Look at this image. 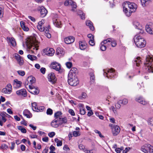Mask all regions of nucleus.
<instances>
[{
    "instance_id": "1",
    "label": "nucleus",
    "mask_w": 153,
    "mask_h": 153,
    "mask_svg": "<svg viewBox=\"0 0 153 153\" xmlns=\"http://www.w3.org/2000/svg\"><path fill=\"white\" fill-rule=\"evenodd\" d=\"M124 4L125 6H123V10L127 16H130L132 13L136 11L137 7L135 3L126 1Z\"/></svg>"
},
{
    "instance_id": "2",
    "label": "nucleus",
    "mask_w": 153,
    "mask_h": 153,
    "mask_svg": "<svg viewBox=\"0 0 153 153\" xmlns=\"http://www.w3.org/2000/svg\"><path fill=\"white\" fill-rule=\"evenodd\" d=\"M144 68L149 73H153V58L149 55L146 56L144 62Z\"/></svg>"
},
{
    "instance_id": "3",
    "label": "nucleus",
    "mask_w": 153,
    "mask_h": 153,
    "mask_svg": "<svg viewBox=\"0 0 153 153\" xmlns=\"http://www.w3.org/2000/svg\"><path fill=\"white\" fill-rule=\"evenodd\" d=\"M134 41L136 46L138 48H142L146 44V41L140 36H135L134 38Z\"/></svg>"
},
{
    "instance_id": "4",
    "label": "nucleus",
    "mask_w": 153,
    "mask_h": 153,
    "mask_svg": "<svg viewBox=\"0 0 153 153\" xmlns=\"http://www.w3.org/2000/svg\"><path fill=\"white\" fill-rule=\"evenodd\" d=\"M103 71L104 76H106L108 78H112L115 77L116 73L114 69L113 68L106 69L104 70Z\"/></svg>"
},
{
    "instance_id": "5",
    "label": "nucleus",
    "mask_w": 153,
    "mask_h": 153,
    "mask_svg": "<svg viewBox=\"0 0 153 153\" xmlns=\"http://www.w3.org/2000/svg\"><path fill=\"white\" fill-rule=\"evenodd\" d=\"M38 42H33L32 43H30L29 45H27V47L31 53H34L35 51H36L38 50Z\"/></svg>"
},
{
    "instance_id": "6",
    "label": "nucleus",
    "mask_w": 153,
    "mask_h": 153,
    "mask_svg": "<svg viewBox=\"0 0 153 153\" xmlns=\"http://www.w3.org/2000/svg\"><path fill=\"white\" fill-rule=\"evenodd\" d=\"M109 126H111L112 133L113 135H117L120 131V127L117 126L112 124H110Z\"/></svg>"
},
{
    "instance_id": "7",
    "label": "nucleus",
    "mask_w": 153,
    "mask_h": 153,
    "mask_svg": "<svg viewBox=\"0 0 153 153\" xmlns=\"http://www.w3.org/2000/svg\"><path fill=\"white\" fill-rule=\"evenodd\" d=\"M48 80L52 84H54L56 82L57 80L55 74L53 73H49L48 75Z\"/></svg>"
},
{
    "instance_id": "8",
    "label": "nucleus",
    "mask_w": 153,
    "mask_h": 153,
    "mask_svg": "<svg viewBox=\"0 0 153 153\" xmlns=\"http://www.w3.org/2000/svg\"><path fill=\"white\" fill-rule=\"evenodd\" d=\"M46 54L49 56H52L55 53L54 50L52 48H47L44 50Z\"/></svg>"
},
{
    "instance_id": "9",
    "label": "nucleus",
    "mask_w": 153,
    "mask_h": 153,
    "mask_svg": "<svg viewBox=\"0 0 153 153\" xmlns=\"http://www.w3.org/2000/svg\"><path fill=\"white\" fill-rule=\"evenodd\" d=\"M133 25L135 28L140 30V31L139 32V34L143 33V30L142 29V28L141 27H140L141 25L137 21H135L133 22Z\"/></svg>"
},
{
    "instance_id": "10",
    "label": "nucleus",
    "mask_w": 153,
    "mask_h": 153,
    "mask_svg": "<svg viewBox=\"0 0 153 153\" xmlns=\"http://www.w3.org/2000/svg\"><path fill=\"white\" fill-rule=\"evenodd\" d=\"M52 68L57 71H59L61 68V65L60 64L56 62H52L51 65Z\"/></svg>"
},
{
    "instance_id": "11",
    "label": "nucleus",
    "mask_w": 153,
    "mask_h": 153,
    "mask_svg": "<svg viewBox=\"0 0 153 153\" xmlns=\"http://www.w3.org/2000/svg\"><path fill=\"white\" fill-rule=\"evenodd\" d=\"M75 40L74 38L72 36H69L64 39V42L67 44H70L73 42Z\"/></svg>"
},
{
    "instance_id": "12",
    "label": "nucleus",
    "mask_w": 153,
    "mask_h": 153,
    "mask_svg": "<svg viewBox=\"0 0 153 153\" xmlns=\"http://www.w3.org/2000/svg\"><path fill=\"white\" fill-rule=\"evenodd\" d=\"M39 8L41 17H45L47 14V10L44 7H39Z\"/></svg>"
},
{
    "instance_id": "13",
    "label": "nucleus",
    "mask_w": 153,
    "mask_h": 153,
    "mask_svg": "<svg viewBox=\"0 0 153 153\" xmlns=\"http://www.w3.org/2000/svg\"><path fill=\"white\" fill-rule=\"evenodd\" d=\"M64 4L66 6L71 5L72 6V7L73 8H76V3L73 2L71 0H68L65 1L64 3Z\"/></svg>"
},
{
    "instance_id": "14",
    "label": "nucleus",
    "mask_w": 153,
    "mask_h": 153,
    "mask_svg": "<svg viewBox=\"0 0 153 153\" xmlns=\"http://www.w3.org/2000/svg\"><path fill=\"white\" fill-rule=\"evenodd\" d=\"M29 87L32 90L30 92L32 94H37L39 93V90L38 88H35L33 86L30 85H29Z\"/></svg>"
},
{
    "instance_id": "15",
    "label": "nucleus",
    "mask_w": 153,
    "mask_h": 153,
    "mask_svg": "<svg viewBox=\"0 0 153 153\" xmlns=\"http://www.w3.org/2000/svg\"><path fill=\"white\" fill-rule=\"evenodd\" d=\"M16 94L19 96L22 95L24 97L27 96V92L24 89H21L16 91Z\"/></svg>"
},
{
    "instance_id": "16",
    "label": "nucleus",
    "mask_w": 153,
    "mask_h": 153,
    "mask_svg": "<svg viewBox=\"0 0 153 153\" xmlns=\"http://www.w3.org/2000/svg\"><path fill=\"white\" fill-rule=\"evenodd\" d=\"M15 58L17 60L18 62L20 65H22L23 64V60L21 56L17 53H15L14 55Z\"/></svg>"
},
{
    "instance_id": "17",
    "label": "nucleus",
    "mask_w": 153,
    "mask_h": 153,
    "mask_svg": "<svg viewBox=\"0 0 153 153\" xmlns=\"http://www.w3.org/2000/svg\"><path fill=\"white\" fill-rule=\"evenodd\" d=\"M53 23L54 25L58 27H61L62 24L61 22L58 19H53Z\"/></svg>"
},
{
    "instance_id": "18",
    "label": "nucleus",
    "mask_w": 153,
    "mask_h": 153,
    "mask_svg": "<svg viewBox=\"0 0 153 153\" xmlns=\"http://www.w3.org/2000/svg\"><path fill=\"white\" fill-rule=\"evenodd\" d=\"M22 82L18 81L17 79L14 80L13 84V86L14 88H20L21 86Z\"/></svg>"
},
{
    "instance_id": "19",
    "label": "nucleus",
    "mask_w": 153,
    "mask_h": 153,
    "mask_svg": "<svg viewBox=\"0 0 153 153\" xmlns=\"http://www.w3.org/2000/svg\"><path fill=\"white\" fill-rule=\"evenodd\" d=\"M23 114L24 115L29 118H31L32 116V114L27 109H25L23 111Z\"/></svg>"
},
{
    "instance_id": "20",
    "label": "nucleus",
    "mask_w": 153,
    "mask_h": 153,
    "mask_svg": "<svg viewBox=\"0 0 153 153\" xmlns=\"http://www.w3.org/2000/svg\"><path fill=\"white\" fill-rule=\"evenodd\" d=\"M59 120L57 118L55 119L51 122V126L53 127L57 128L59 125Z\"/></svg>"
},
{
    "instance_id": "21",
    "label": "nucleus",
    "mask_w": 153,
    "mask_h": 153,
    "mask_svg": "<svg viewBox=\"0 0 153 153\" xmlns=\"http://www.w3.org/2000/svg\"><path fill=\"white\" fill-rule=\"evenodd\" d=\"M35 81V78L32 77L31 76L28 77L27 79V81L25 82V85H28V82H30L31 84H32L34 83Z\"/></svg>"
},
{
    "instance_id": "22",
    "label": "nucleus",
    "mask_w": 153,
    "mask_h": 153,
    "mask_svg": "<svg viewBox=\"0 0 153 153\" xmlns=\"http://www.w3.org/2000/svg\"><path fill=\"white\" fill-rule=\"evenodd\" d=\"M78 73V71L77 69L75 67L72 68L70 70L68 74L69 75H76V74Z\"/></svg>"
},
{
    "instance_id": "23",
    "label": "nucleus",
    "mask_w": 153,
    "mask_h": 153,
    "mask_svg": "<svg viewBox=\"0 0 153 153\" xmlns=\"http://www.w3.org/2000/svg\"><path fill=\"white\" fill-rule=\"evenodd\" d=\"M7 39L8 42L10 43L12 46H14L16 45V43L14 38L7 37Z\"/></svg>"
},
{
    "instance_id": "24",
    "label": "nucleus",
    "mask_w": 153,
    "mask_h": 153,
    "mask_svg": "<svg viewBox=\"0 0 153 153\" xmlns=\"http://www.w3.org/2000/svg\"><path fill=\"white\" fill-rule=\"evenodd\" d=\"M141 60L140 57H137L134 59V64L136 65L137 66H139L140 64L141 63Z\"/></svg>"
},
{
    "instance_id": "25",
    "label": "nucleus",
    "mask_w": 153,
    "mask_h": 153,
    "mask_svg": "<svg viewBox=\"0 0 153 153\" xmlns=\"http://www.w3.org/2000/svg\"><path fill=\"white\" fill-rule=\"evenodd\" d=\"M59 125L63 124H67V119L66 117L59 118Z\"/></svg>"
},
{
    "instance_id": "26",
    "label": "nucleus",
    "mask_w": 153,
    "mask_h": 153,
    "mask_svg": "<svg viewBox=\"0 0 153 153\" xmlns=\"http://www.w3.org/2000/svg\"><path fill=\"white\" fill-rule=\"evenodd\" d=\"M149 146H150V144H146L142 146L141 148L142 151L145 153H148L149 152L147 151V148L149 147Z\"/></svg>"
},
{
    "instance_id": "27",
    "label": "nucleus",
    "mask_w": 153,
    "mask_h": 153,
    "mask_svg": "<svg viewBox=\"0 0 153 153\" xmlns=\"http://www.w3.org/2000/svg\"><path fill=\"white\" fill-rule=\"evenodd\" d=\"M79 43L80 49L84 50L86 48V45L84 41H80L79 42Z\"/></svg>"
},
{
    "instance_id": "28",
    "label": "nucleus",
    "mask_w": 153,
    "mask_h": 153,
    "mask_svg": "<svg viewBox=\"0 0 153 153\" xmlns=\"http://www.w3.org/2000/svg\"><path fill=\"white\" fill-rule=\"evenodd\" d=\"M70 82L68 83L70 85L72 86H76L79 83L78 79H74V80L70 81Z\"/></svg>"
},
{
    "instance_id": "29",
    "label": "nucleus",
    "mask_w": 153,
    "mask_h": 153,
    "mask_svg": "<svg viewBox=\"0 0 153 153\" xmlns=\"http://www.w3.org/2000/svg\"><path fill=\"white\" fill-rule=\"evenodd\" d=\"M20 24L22 28L24 31H27L29 30V28L25 25V23L24 22L21 21Z\"/></svg>"
},
{
    "instance_id": "30",
    "label": "nucleus",
    "mask_w": 153,
    "mask_h": 153,
    "mask_svg": "<svg viewBox=\"0 0 153 153\" xmlns=\"http://www.w3.org/2000/svg\"><path fill=\"white\" fill-rule=\"evenodd\" d=\"M86 25L88 26L90 30L92 31H93L94 30V27L93 26L92 22L90 21H86Z\"/></svg>"
},
{
    "instance_id": "31",
    "label": "nucleus",
    "mask_w": 153,
    "mask_h": 153,
    "mask_svg": "<svg viewBox=\"0 0 153 153\" xmlns=\"http://www.w3.org/2000/svg\"><path fill=\"white\" fill-rule=\"evenodd\" d=\"M146 30L149 34H153V28H151L149 25H146Z\"/></svg>"
},
{
    "instance_id": "32",
    "label": "nucleus",
    "mask_w": 153,
    "mask_h": 153,
    "mask_svg": "<svg viewBox=\"0 0 153 153\" xmlns=\"http://www.w3.org/2000/svg\"><path fill=\"white\" fill-rule=\"evenodd\" d=\"M152 0H140L141 4L143 7L148 5Z\"/></svg>"
},
{
    "instance_id": "33",
    "label": "nucleus",
    "mask_w": 153,
    "mask_h": 153,
    "mask_svg": "<svg viewBox=\"0 0 153 153\" xmlns=\"http://www.w3.org/2000/svg\"><path fill=\"white\" fill-rule=\"evenodd\" d=\"M32 108L33 110L34 111L39 112V110H38V107L37 106V104L36 102L32 103Z\"/></svg>"
},
{
    "instance_id": "34",
    "label": "nucleus",
    "mask_w": 153,
    "mask_h": 153,
    "mask_svg": "<svg viewBox=\"0 0 153 153\" xmlns=\"http://www.w3.org/2000/svg\"><path fill=\"white\" fill-rule=\"evenodd\" d=\"M64 51L62 49L60 48H58L57 49L56 53L57 55H60V56H61L64 55Z\"/></svg>"
},
{
    "instance_id": "35",
    "label": "nucleus",
    "mask_w": 153,
    "mask_h": 153,
    "mask_svg": "<svg viewBox=\"0 0 153 153\" xmlns=\"http://www.w3.org/2000/svg\"><path fill=\"white\" fill-rule=\"evenodd\" d=\"M68 83L70 82V81L74 80V79H78L76 75H68Z\"/></svg>"
},
{
    "instance_id": "36",
    "label": "nucleus",
    "mask_w": 153,
    "mask_h": 153,
    "mask_svg": "<svg viewBox=\"0 0 153 153\" xmlns=\"http://www.w3.org/2000/svg\"><path fill=\"white\" fill-rule=\"evenodd\" d=\"M62 114V113L60 111H58L56 112L54 114L55 119L57 118V120H59V118L61 117V115Z\"/></svg>"
},
{
    "instance_id": "37",
    "label": "nucleus",
    "mask_w": 153,
    "mask_h": 153,
    "mask_svg": "<svg viewBox=\"0 0 153 153\" xmlns=\"http://www.w3.org/2000/svg\"><path fill=\"white\" fill-rule=\"evenodd\" d=\"M27 57L28 59H30L32 61L35 60L37 59V58L36 56L33 55H31L30 54L27 55Z\"/></svg>"
},
{
    "instance_id": "38",
    "label": "nucleus",
    "mask_w": 153,
    "mask_h": 153,
    "mask_svg": "<svg viewBox=\"0 0 153 153\" xmlns=\"http://www.w3.org/2000/svg\"><path fill=\"white\" fill-rule=\"evenodd\" d=\"M2 92L6 94H10L11 92V89H7V88H3L1 91Z\"/></svg>"
},
{
    "instance_id": "39",
    "label": "nucleus",
    "mask_w": 153,
    "mask_h": 153,
    "mask_svg": "<svg viewBox=\"0 0 153 153\" xmlns=\"http://www.w3.org/2000/svg\"><path fill=\"white\" fill-rule=\"evenodd\" d=\"M17 127L18 129L22 133H25L26 132V130L22 126H18Z\"/></svg>"
},
{
    "instance_id": "40",
    "label": "nucleus",
    "mask_w": 153,
    "mask_h": 153,
    "mask_svg": "<svg viewBox=\"0 0 153 153\" xmlns=\"http://www.w3.org/2000/svg\"><path fill=\"white\" fill-rule=\"evenodd\" d=\"M91 81L90 83H92L94 82L95 81V76L94 74L93 73H91L90 74Z\"/></svg>"
},
{
    "instance_id": "41",
    "label": "nucleus",
    "mask_w": 153,
    "mask_h": 153,
    "mask_svg": "<svg viewBox=\"0 0 153 153\" xmlns=\"http://www.w3.org/2000/svg\"><path fill=\"white\" fill-rule=\"evenodd\" d=\"M128 102L127 100L126 99H123L122 100H120L119 101V103H121L124 105L128 103Z\"/></svg>"
},
{
    "instance_id": "42",
    "label": "nucleus",
    "mask_w": 153,
    "mask_h": 153,
    "mask_svg": "<svg viewBox=\"0 0 153 153\" xmlns=\"http://www.w3.org/2000/svg\"><path fill=\"white\" fill-rule=\"evenodd\" d=\"M147 151H148L149 152L147 153H153V147L150 145V146H149V147L147 148Z\"/></svg>"
},
{
    "instance_id": "43",
    "label": "nucleus",
    "mask_w": 153,
    "mask_h": 153,
    "mask_svg": "<svg viewBox=\"0 0 153 153\" xmlns=\"http://www.w3.org/2000/svg\"><path fill=\"white\" fill-rule=\"evenodd\" d=\"M66 65L68 68H70L72 66V63L71 62H67L65 63Z\"/></svg>"
},
{
    "instance_id": "44",
    "label": "nucleus",
    "mask_w": 153,
    "mask_h": 153,
    "mask_svg": "<svg viewBox=\"0 0 153 153\" xmlns=\"http://www.w3.org/2000/svg\"><path fill=\"white\" fill-rule=\"evenodd\" d=\"M123 147H121L120 148H117L115 149V152L117 153H120L121 152L122 150H123Z\"/></svg>"
},
{
    "instance_id": "45",
    "label": "nucleus",
    "mask_w": 153,
    "mask_h": 153,
    "mask_svg": "<svg viewBox=\"0 0 153 153\" xmlns=\"http://www.w3.org/2000/svg\"><path fill=\"white\" fill-rule=\"evenodd\" d=\"M37 28L41 32H42L44 30V26L37 25Z\"/></svg>"
},
{
    "instance_id": "46",
    "label": "nucleus",
    "mask_w": 153,
    "mask_h": 153,
    "mask_svg": "<svg viewBox=\"0 0 153 153\" xmlns=\"http://www.w3.org/2000/svg\"><path fill=\"white\" fill-rule=\"evenodd\" d=\"M73 135L75 137L79 136L80 135V134L79 131H74L73 132Z\"/></svg>"
},
{
    "instance_id": "47",
    "label": "nucleus",
    "mask_w": 153,
    "mask_h": 153,
    "mask_svg": "<svg viewBox=\"0 0 153 153\" xmlns=\"http://www.w3.org/2000/svg\"><path fill=\"white\" fill-rule=\"evenodd\" d=\"M46 113L48 115H51L53 114V111L50 108H48L47 110Z\"/></svg>"
},
{
    "instance_id": "48",
    "label": "nucleus",
    "mask_w": 153,
    "mask_h": 153,
    "mask_svg": "<svg viewBox=\"0 0 153 153\" xmlns=\"http://www.w3.org/2000/svg\"><path fill=\"white\" fill-rule=\"evenodd\" d=\"M17 72L19 75L22 76H24L25 74V71L22 70L18 71Z\"/></svg>"
},
{
    "instance_id": "49",
    "label": "nucleus",
    "mask_w": 153,
    "mask_h": 153,
    "mask_svg": "<svg viewBox=\"0 0 153 153\" xmlns=\"http://www.w3.org/2000/svg\"><path fill=\"white\" fill-rule=\"evenodd\" d=\"M3 9L2 8L0 7V18H1L3 17Z\"/></svg>"
},
{
    "instance_id": "50",
    "label": "nucleus",
    "mask_w": 153,
    "mask_h": 153,
    "mask_svg": "<svg viewBox=\"0 0 153 153\" xmlns=\"http://www.w3.org/2000/svg\"><path fill=\"white\" fill-rule=\"evenodd\" d=\"M100 49L102 51H105L106 49V46L102 44H100Z\"/></svg>"
},
{
    "instance_id": "51",
    "label": "nucleus",
    "mask_w": 153,
    "mask_h": 153,
    "mask_svg": "<svg viewBox=\"0 0 153 153\" xmlns=\"http://www.w3.org/2000/svg\"><path fill=\"white\" fill-rule=\"evenodd\" d=\"M87 96L86 94L85 93H82V96L79 97L80 99H82V98H85Z\"/></svg>"
},
{
    "instance_id": "52",
    "label": "nucleus",
    "mask_w": 153,
    "mask_h": 153,
    "mask_svg": "<svg viewBox=\"0 0 153 153\" xmlns=\"http://www.w3.org/2000/svg\"><path fill=\"white\" fill-rule=\"evenodd\" d=\"M89 44L91 45L92 46L94 45L95 43L94 39H90L89 41Z\"/></svg>"
},
{
    "instance_id": "53",
    "label": "nucleus",
    "mask_w": 153,
    "mask_h": 153,
    "mask_svg": "<svg viewBox=\"0 0 153 153\" xmlns=\"http://www.w3.org/2000/svg\"><path fill=\"white\" fill-rule=\"evenodd\" d=\"M80 114L81 115H84L85 113V108L79 110Z\"/></svg>"
},
{
    "instance_id": "54",
    "label": "nucleus",
    "mask_w": 153,
    "mask_h": 153,
    "mask_svg": "<svg viewBox=\"0 0 153 153\" xmlns=\"http://www.w3.org/2000/svg\"><path fill=\"white\" fill-rule=\"evenodd\" d=\"M143 99V97H140L136 98V100L137 102L140 103L141 101V100H142Z\"/></svg>"
},
{
    "instance_id": "55",
    "label": "nucleus",
    "mask_w": 153,
    "mask_h": 153,
    "mask_svg": "<svg viewBox=\"0 0 153 153\" xmlns=\"http://www.w3.org/2000/svg\"><path fill=\"white\" fill-rule=\"evenodd\" d=\"M68 112L72 116H74L75 115V114L74 110L72 109H69L68 111Z\"/></svg>"
},
{
    "instance_id": "56",
    "label": "nucleus",
    "mask_w": 153,
    "mask_h": 153,
    "mask_svg": "<svg viewBox=\"0 0 153 153\" xmlns=\"http://www.w3.org/2000/svg\"><path fill=\"white\" fill-rule=\"evenodd\" d=\"M141 104H142L143 105H146L147 102L146 101L145 99L143 98L142 100H141V102L140 103Z\"/></svg>"
},
{
    "instance_id": "57",
    "label": "nucleus",
    "mask_w": 153,
    "mask_h": 153,
    "mask_svg": "<svg viewBox=\"0 0 153 153\" xmlns=\"http://www.w3.org/2000/svg\"><path fill=\"white\" fill-rule=\"evenodd\" d=\"M63 149L64 150L67 151H69L70 150V149L67 145H65L63 147Z\"/></svg>"
},
{
    "instance_id": "58",
    "label": "nucleus",
    "mask_w": 153,
    "mask_h": 153,
    "mask_svg": "<svg viewBox=\"0 0 153 153\" xmlns=\"http://www.w3.org/2000/svg\"><path fill=\"white\" fill-rule=\"evenodd\" d=\"M94 131L95 133L98 134H99V136L101 137H103V136L101 134V133L100 131H99L97 130H94Z\"/></svg>"
},
{
    "instance_id": "59",
    "label": "nucleus",
    "mask_w": 153,
    "mask_h": 153,
    "mask_svg": "<svg viewBox=\"0 0 153 153\" xmlns=\"http://www.w3.org/2000/svg\"><path fill=\"white\" fill-rule=\"evenodd\" d=\"M55 133L54 132H52L48 134V135L50 137H53L55 135Z\"/></svg>"
},
{
    "instance_id": "60",
    "label": "nucleus",
    "mask_w": 153,
    "mask_h": 153,
    "mask_svg": "<svg viewBox=\"0 0 153 153\" xmlns=\"http://www.w3.org/2000/svg\"><path fill=\"white\" fill-rule=\"evenodd\" d=\"M117 45V43L116 41L113 40L111 42V45L112 47H115Z\"/></svg>"
},
{
    "instance_id": "61",
    "label": "nucleus",
    "mask_w": 153,
    "mask_h": 153,
    "mask_svg": "<svg viewBox=\"0 0 153 153\" xmlns=\"http://www.w3.org/2000/svg\"><path fill=\"white\" fill-rule=\"evenodd\" d=\"M45 22L44 20L42 19L41 21H39L38 23V25L44 26L43 24Z\"/></svg>"
},
{
    "instance_id": "62",
    "label": "nucleus",
    "mask_w": 153,
    "mask_h": 153,
    "mask_svg": "<svg viewBox=\"0 0 153 153\" xmlns=\"http://www.w3.org/2000/svg\"><path fill=\"white\" fill-rule=\"evenodd\" d=\"M130 149V148L129 147H126L124 150H123V153H127Z\"/></svg>"
},
{
    "instance_id": "63",
    "label": "nucleus",
    "mask_w": 153,
    "mask_h": 153,
    "mask_svg": "<svg viewBox=\"0 0 153 153\" xmlns=\"http://www.w3.org/2000/svg\"><path fill=\"white\" fill-rule=\"evenodd\" d=\"M0 115L2 117V118L5 117L7 116V115H8V114L6 112H3L0 114Z\"/></svg>"
},
{
    "instance_id": "64",
    "label": "nucleus",
    "mask_w": 153,
    "mask_h": 153,
    "mask_svg": "<svg viewBox=\"0 0 153 153\" xmlns=\"http://www.w3.org/2000/svg\"><path fill=\"white\" fill-rule=\"evenodd\" d=\"M40 71L41 73L43 74H44L45 73L46 69L44 68H41Z\"/></svg>"
}]
</instances>
